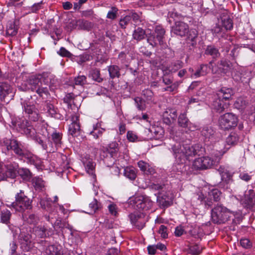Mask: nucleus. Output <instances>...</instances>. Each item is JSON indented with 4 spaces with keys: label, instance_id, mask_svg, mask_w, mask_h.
I'll list each match as a JSON object with an SVG mask.
<instances>
[{
    "label": "nucleus",
    "instance_id": "f257e3e1",
    "mask_svg": "<svg viewBox=\"0 0 255 255\" xmlns=\"http://www.w3.org/2000/svg\"><path fill=\"white\" fill-rule=\"evenodd\" d=\"M171 150L177 163V165H173V170L174 171L182 172L184 167L183 163L190 156L198 153L197 148H198L199 146L181 143V141L171 144Z\"/></svg>",
    "mask_w": 255,
    "mask_h": 255
},
{
    "label": "nucleus",
    "instance_id": "f03ea898",
    "mask_svg": "<svg viewBox=\"0 0 255 255\" xmlns=\"http://www.w3.org/2000/svg\"><path fill=\"white\" fill-rule=\"evenodd\" d=\"M48 86V79L41 75H33L19 86L18 89L23 91L31 90L44 99L49 95Z\"/></svg>",
    "mask_w": 255,
    "mask_h": 255
},
{
    "label": "nucleus",
    "instance_id": "7ed1b4c3",
    "mask_svg": "<svg viewBox=\"0 0 255 255\" xmlns=\"http://www.w3.org/2000/svg\"><path fill=\"white\" fill-rule=\"evenodd\" d=\"M7 150L12 149L17 155L26 158L28 161L36 166L39 167L41 164V160L36 156L33 155L23 148V146L14 139H4L3 141Z\"/></svg>",
    "mask_w": 255,
    "mask_h": 255
},
{
    "label": "nucleus",
    "instance_id": "20e7f679",
    "mask_svg": "<svg viewBox=\"0 0 255 255\" xmlns=\"http://www.w3.org/2000/svg\"><path fill=\"white\" fill-rule=\"evenodd\" d=\"M17 125L20 128V131L26 135L27 137H30L39 144L44 150H49L50 152H53L55 148L51 142H48V144L45 143L43 139L39 137L33 126L27 121H22V122L18 123Z\"/></svg>",
    "mask_w": 255,
    "mask_h": 255
},
{
    "label": "nucleus",
    "instance_id": "39448f33",
    "mask_svg": "<svg viewBox=\"0 0 255 255\" xmlns=\"http://www.w3.org/2000/svg\"><path fill=\"white\" fill-rule=\"evenodd\" d=\"M153 203L150 198L146 195L131 197L128 200V204L130 207L143 213L151 209Z\"/></svg>",
    "mask_w": 255,
    "mask_h": 255
},
{
    "label": "nucleus",
    "instance_id": "423d86ee",
    "mask_svg": "<svg viewBox=\"0 0 255 255\" xmlns=\"http://www.w3.org/2000/svg\"><path fill=\"white\" fill-rule=\"evenodd\" d=\"M15 201L10 204H6L7 207L13 208L16 211L23 212L25 209L31 208V201L24 193L22 190L15 195Z\"/></svg>",
    "mask_w": 255,
    "mask_h": 255
},
{
    "label": "nucleus",
    "instance_id": "0eeeda50",
    "mask_svg": "<svg viewBox=\"0 0 255 255\" xmlns=\"http://www.w3.org/2000/svg\"><path fill=\"white\" fill-rule=\"evenodd\" d=\"M239 140V137L237 133L232 132L226 138V145H224L223 141H221L218 143H216L214 147L218 153H215L217 157L222 156L230 148V145L236 144Z\"/></svg>",
    "mask_w": 255,
    "mask_h": 255
},
{
    "label": "nucleus",
    "instance_id": "6e6552de",
    "mask_svg": "<svg viewBox=\"0 0 255 255\" xmlns=\"http://www.w3.org/2000/svg\"><path fill=\"white\" fill-rule=\"evenodd\" d=\"M229 214V212L226 207L218 205L212 209L211 217L214 223L221 224L228 220L230 217Z\"/></svg>",
    "mask_w": 255,
    "mask_h": 255
},
{
    "label": "nucleus",
    "instance_id": "1a4fd4ad",
    "mask_svg": "<svg viewBox=\"0 0 255 255\" xmlns=\"http://www.w3.org/2000/svg\"><path fill=\"white\" fill-rule=\"evenodd\" d=\"M238 119L237 116L232 113H226L221 116L219 120L220 127L225 130L229 129L237 126Z\"/></svg>",
    "mask_w": 255,
    "mask_h": 255
},
{
    "label": "nucleus",
    "instance_id": "9d476101",
    "mask_svg": "<svg viewBox=\"0 0 255 255\" xmlns=\"http://www.w3.org/2000/svg\"><path fill=\"white\" fill-rule=\"evenodd\" d=\"M119 149L118 143L116 142H113L109 144L106 150L101 153V156L105 158V162L108 161L109 158L110 159L111 163H107L108 166H111L114 163L116 158L118 157Z\"/></svg>",
    "mask_w": 255,
    "mask_h": 255
},
{
    "label": "nucleus",
    "instance_id": "9b49d317",
    "mask_svg": "<svg viewBox=\"0 0 255 255\" xmlns=\"http://www.w3.org/2000/svg\"><path fill=\"white\" fill-rule=\"evenodd\" d=\"M130 222L135 228L140 230L142 229L148 221V217L145 213L134 212L129 214Z\"/></svg>",
    "mask_w": 255,
    "mask_h": 255
},
{
    "label": "nucleus",
    "instance_id": "f8f14e48",
    "mask_svg": "<svg viewBox=\"0 0 255 255\" xmlns=\"http://www.w3.org/2000/svg\"><path fill=\"white\" fill-rule=\"evenodd\" d=\"M165 31L162 26H156L154 30V34H151L147 37V42L152 46H155L158 44L162 45Z\"/></svg>",
    "mask_w": 255,
    "mask_h": 255
},
{
    "label": "nucleus",
    "instance_id": "ddd939ff",
    "mask_svg": "<svg viewBox=\"0 0 255 255\" xmlns=\"http://www.w3.org/2000/svg\"><path fill=\"white\" fill-rule=\"evenodd\" d=\"M216 161L209 156H203L196 159L193 163V167L195 169H206L211 168Z\"/></svg>",
    "mask_w": 255,
    "mask_h": 255
},
{
    "label": "nucleus",
    "instance_id": "4468645a",
    "mask_svg": "<svg viewBox=\"0 0 255 255\" xmlns=\"http://www.w3.org/2000/svg\"><path fill=\"white\" fill-rule=\"evenodd\" d=\"M240 202L243 207L251 209L255 207V193L253 190L246 191L243 197H241Z\"/></svg>",
    "mask_w": 255,
    "mask_h": 255
},
{
    "label": "nucleus",
    "instance_id": "2eb2a0df",
    "mask_svg": "<svg viewBox=\"0 0 255 255\" xmlns=\"http://www.w3.org/2000/svg\"><path fill=\"white\" fill-rule=\"evenodd\" d=\"M39 203L41 207L47 210L49 212L48 215H45V218L48 221H50V219L56 218V212L54 211V209L51 207V200L50 198L47 197L41 199Z\"/></svg>",
    "mask_w": 255,
    "mask_h": 255
},
{
    "label": "nucleus",
    "instance_id": "dca6fc26",
    "mask_svg": "<svg viewBox=\"0 0 255 255\" xmlns=\"http://www.w3.org/2000/svg\"><path fill=\"white\" fill-rule=\"evenodd\" d=\"M24 111L28 115L29 119L34 122L37 121L39 119V115L38 110L33 105L28 104L24 101L21 103Z\"/></svg>",
    "mask_w": 255,
    "mask_h": 255
},
{
    "label": "nucleus",
    "instance_id": "f3484780",
    "mask_svg": "<svg viewBox=\"0 0 255 255\" xmlns=\"http://www.w3.org/2000/svg\"><path fill=\"white\" fill-rule=\"evenodd\" d=\"M188 25L181 21L176 22L175 25L171 28V34H174L181 37L185 36L188 32Z\"/></svg>",
    "mask_w": 255,
    "mask_h": 255
},
{
    "label": "nucleus",
    "instance_id": "a211bd4d",
    "mask_svg": "<svg viewBox=\"0 0 255 255\" xmlns=\"http://www.w3.org/2000/svg\"><path fill=\"white\" fill-rule=\"evenodd\" d=\"M231 63L229 61L222 59L218 62L217 65L212 66V70L214 73L225 74L229 70Z\"/></svg>",
    "mask_w": 255,
    "mask_h": 255
},
{
    "label": "nucleus",
    "instance_id": "6ab92c4d",
    "mask_svg": "<svg viewBox=\"0 0 255 255\" xmlns=\"http://www.w3.org/2000/svg\"><path fill=\"white\" fill-rule=\"evenodd\" d=\"M220 175L221 176L222 180L226 184H229L233 182V176L234 172L231 170L230 168L227 166H220L218 169Z\"/></svg>",
    "mask_w": 255,
    "mask_h": 255
},
{
    "label": "nucleus",
    "instance_id": "aec40b11",
    "mask_svg": "<svg viewBox=\"0 0 255 255\" xmlns=\"http://www.w3.org/2000/svg\"><path fill=\"white\" fill-rule=\"evenodd\" d=\"M79 116L77 115H73L71 117V124L69 127V133L73 136H77L80 134V127L78 122Z\"/></svg>",
    "mask_w": 255,
    "mask_h": 255
},
{
    "label": "nucleus",
    "instance_id": "412c9836",
    "mask_svg": "<svg viewBox=\"0 0 255 255\" xmlns=\"http://www.w3.org/2000/svg\"><path fill=\"white\" fill-rule=\"evenodd\" d=\"M229 105V103L224 101L221 99V98L217 97L216 95H215V98L212 104V108L217 112H223L226 109L228 108Z\"/></svg>",
    "mask_w": 255,
    "mask_h": 255
},
{
    "label": "nucleus",
    "instance_id": "4be33fe9",
    "mask_svg": "<svg viewBox=\"0 0 255 255\" xmlns=\"http://www.w3.org/2000/svg\"><path fill=\"white\" fill-rule=\"evenodd\" d=\"M221 192L217 189H212L210 190L207 195L206 203L208 207H211L212 205L213 201L217 202L220 199Z\"/></svg>",
    "mask_w": 255,
    "mask_h": 255
},
{
    "label": "nucleus",
    "instance_id": "5701e85b",
    "mask_svg": "<svg viewBox=\"0 0 255 255\" xmlns=\"http://www.w3.org/2000/svg\"><path fill=\"white\" fill-rule=\"evenodd\" d=\"M233 91L232 89L223 87L221 88L216 93L217 97L221 98L224 101L229 100L233 95Z\"/></svg>",
    "mask_w": 255,
    "mask_h": 255
},
{
    "label": "nucleus",
    "instance_id": "b1692460",
    "mask_svg": "<svg viewBox=\"0 0 255 255\" xmlns=\"http://www.w3.org/2000/svg\"><path fill=\"white\" fill-rule=\"evenodd\" d=\"M251 72L249 70H242L241 72H236L234 75V78L238 81L247 83L250 79Z\"/></svg>",
    "mask_w": 255,
    "mask_h": 255
},
{
    "label": "nucleus",
    "instance_id": "393cba45",
    "mask_svg": "<svg viewBox=\"0 0 255 255\" xmlns=\"http://www.w3.org/2000/svg\"><path fill=\"white\" fill-rule=\"evenodd\" d=\"M206 197L207 195L204 194L203 191H200L194 194L192 198V201L193 202H196L197 205L204 204L205 207H208L206 203V201H207Z\"/></svg>",
    "mask_w": 255,
    "mask_h": 255
},
{
    "label": "nucleus",
    "instance_id": "a878e982",
    "mask_svg": "<svg viewBox=\"0 0 255 255\" xmlns=\"http://www.w3.org/2000/svg\"><path fill=\"white\" fill-rule=\"evenodd\" d=\"M12 91V89L9 84L7 82H0V98L4 100L5 98Z\"/></svg>",
    "mask_w": 255,
    "mask_h": 255
},
{
    "label": "nucleus",
    "instance_id": "bb28decb",
    "mask_svg": "<svg viewBox=\"0 0 255 255\" xmlns=\"http://www.w3.org/2000/svg\"><path fill=\"white\" fill-rule=\"evenodd\" d=\"M17 165L16 164H7L5 165L6 170L5 172V175H4L3 173H1L3 175V178H5V177H10L11 178H14L18 171L17 170Z\"/></svg>",
    "mask_w": 255,
    "mask_h": 255
},
{
    "label": "nucleus",
    "instance_id": "cd10ccee",
    "mask_svg": "<svg viewBox=\"0 0 255 255\" xmlns=\"http://www.w3.org/2000/svg\"><path fill=\"white\" fill-rule=\"evenodd\" d=\"M62 247L58 245H50L48 246L45 250L47 255H62Z\"/></svg>",
    "mask_w": 255,
    "mask_h": 255
},
{
    "label": "nucleus",
    "instance_id": "c85d7f7f",
    "mask_svg": "<svg viewBox=\"0 0 255 255\" xmlns=\"http://www.w3.org/2000/svg\"><path fill=\"white\" fill-rule=\"evenodd\" d=\"M100 126L99 123H97L93 125L92 129L89 131V134L92 135L95 139L101 137L105 130L104 128H101Z\"/></svg>",
    "mask_w": 255,
    "mask_h": 255
},
{
    "label": "nucleus",
    "instance_id": "c756f323",
    "mask_svg": "<svg viewBox=\"0 0 255 255\" xmlns=\"http://www.w3.org/2000/svg\"><path fill=\"white\" fill-rule=\"evenodd\" d=\"M140 169L146 174H153L154 173V169L151 167L147 163L140 160L137 163Z\"/></svg>",
    "mask_w": 255,
    "mask_h": 255
},
{
    "label": "nucleus",
    "instance_id": "7c9ffc66",
    "mask_svg": "<svg viewBox=\"0 0 255 255\" xmlns=\"http://www.w3.org/2000/svg\"><path fill=\"white\" fill-rule=\"evenodd\" d=\"M214 134V131L213 128L209 126H204L201 131V135L205 139L209 140L211 138Z\"/></svg>",
    "mask_w": 255,
    "mask_h": 255
},
{
    "label": "nucleus",
    "instance_id": "2f4dec72",
    "mask_svg": "<svg viewBox=\"0 0 255 255\" xmlns=\"http://www.w3.org/2000/svg\"><path fill=\"white\" fill-rule=\"evenodd\" d=\"M32 234L38 238H44L46 237V229L41 226H35L32 229Z\"/></svg>",
    "mask_w": 255,
    "mask_h": 255
},
{
    "label": "nucleus",
    "instance_id": "473e14b6",
    "mask_svg": "<svg viewBox=\"0 0 255 255\" xmlns=\"http://www.w3.org/2000/svg\"><path fill=\"white\" fill-rule=\"evenodd\" d=\"M178 124L182 128H185L190 125V121L186 116L185 112L181 113L178 118Z\"/></svg>",
    "mask_w": 255,
    "mask_h": 255
},
{
    "label": "nucleus",
    "instance_id": "72a5a7b5",
    "mask_svg": "<svg viewBox=\"0 0 255 255\" xmlns=\"http://www.w3.org/2000/svg\"><path fill=\"white\" fill-rule=\"evenodd\" d=\"M47 113L52 117L56 119H60L61 115L58 113V110L52 104L47 103L46 105Z\"/></svg>",
    "mask_w": 255,
    "mask_h": 255
},
{
    "label": "nucleus",
    "instance_id": "f704fd0d",
    "mask_svg": "<svg viewBox=\"0 0 255 255\" xmlns=\"http://www.w3.org/2000/svg\"><path fill=\"white\" fill-rule=\"evenodd\" d=\"M209 71V68L207 65H201L200 68L191 75L194 78H198L202 76L206 75Z\"/></svg>",
    "mask_w": 255,
    "mask_h": 255
},
{
    "label": "nucleus",
    "instance_id": "c9c22d12",
    "mask_svg": "<svg viewBox=\"0 0 255 255\" xmlns=\"http://www.w3.org/2000/svg\"><path fill=\"white\" fill-rule=\"evenodd\" d=\"M222 26L226 30H231L233 27L232 20L229 16H224L221 18Z\"/></svg>",
    "mask_w": 255,
    "mask_h": 255
},
{
    "label": "nucleus",
    "instance_id": "e433bc0d",
    "mask_svg": "<svg viewBox=\"0 0 255 255\" xmlns=\"http://www.w3.org/2000/svg\"><path fill=\"white\" fill-rule=\"evenodd\" d=\"M198 36V32L195 29H192L189 31V34L187 38V42L192 47L196 45V38Z\"/></svg>",
    "mask_w": 255,
    "mask_h": 255
},
{
    "label": "nucleus",
    "instance_id": "4c0bfd02",
    "mask_svg": "<svg viewBox=\"0 0 255 255\" xmlns=\"http://www.w3.org/2000/svg\"><path fill=\"white\" fill-rule=\"evenodd\" d=\"M125 176L131 180H133L136 177V173L133 167H127L124 169Z\"/></svg>",
    "mask_w": 255,
    "mask_h": 255
},
{
    "label": "nucleus",
    "instance_id": "58836bf2",
    "mask_svg": "<svg viewBox=\"0 0 255 255\" xmlns=\"http://www.w3.org/2000/svg\"><path fill=\"white\" fill-rule=\"evenodd\" d=\"M76 24L79 29L89 30L92 27V23L87 20L79 19L76 21Z\"/></svg>",
    "mask_w": 255,
    "mask_h": 255
},
{
    "label": "nucleus",
    "instance_id": "ea45409f",
    "mask_svg": "<svg viewBox=\"0 0 255 255\" xmlns=\"http://www.w3.org/2000/svg\"><path fill=\"white\" fill-rule=\"evenodd\" d=\"M32 182L35 189L37 190H43L44 188V182L40 178L36 177L32 179Z\"/></svg>",
    "mask_w": 255,
    "mask_h": 255
},
{
    "label": "nucleus",
    "instance_id": "a19ab883",
    "mask_svg": "<svg viewBox=\"0 0 255 255\" xmlns=\"http://www.w3.org/2000/svg\"><path fill=\"white\" fill-rule=\"evenodd\" d=\"M108 71L111 78H119L120 76V68L116 65H111L108 67Z\"/></svg>",
    "mask_w": 255,
    "mask_h": 255
},
{
    "label": "nucleus",
    "instance_id": "79ce46f5",
    "mask_svg": "<svg viewBox=\"0 0 255 255\" xmlns=\"http://www.w3.org/2000/svg\"><path fill=\"white\" fill-rule=\"evenodd\" d=\"M205 54L212 56L213 58L218 57L220 55L219 50L213 45L207 46L205 50Z\"/></svg>",
    "mask_w": 255,
    "mask_h": 255
},
{
    "label": "nucleus",
    "instance_id": "37998d69",
    "mask_svg": "<svg viewBox=\"0 0 255 255\" xmlns=\"http://www.w3.org/2000/svg\"><path fill=\"white\" fill-rule=\"evenodd\" d=\"M145 35V32L144 30L141 28L138 27L137 29L134 30L132 36L134 39L140 41L144 38Z\"/></svg>",
    "mask_w": 255,
    "mask_h": 255
},
{
    "label": "nucleus",
    "instance_id": "c03bdc74",
    "mask_svg": "<svg viewBox=\"0 0 255 255\" xmlns=\"http://www.w3.org/2000/svg\"><path fill=\"white\" fill-rule=\"evenodd\" d=\"M248 104V102L244 98L240 97L235 102L234 106L236 108L239 110L244 109Z\"/></svg>",
    "mask_w": 255,
    "mask_h": 255
},
{
    "label": "nucleus",
    "instance_id": "a18cd8bd",
    "mask_svg": "<svg viewBox=\"0 0 255 255\" xmlns=\"http://www.w3.org/2000/svg\"><path fill=\"white\" fill-rule=\"evenodd\" d=\"M182 64L183 63L181 61L179 60L176 61L171 63L169 65L168 67V70L170 72H175L182 67Z\"/></svg>",
    "mask_w": 255,
    "mask_h": 255
},
{
    "label": "nucleus",
    "instance_id": "49530a36",
    "mask_svg": "<svg viewBox=\"0 0 255 255\" xmlns=\"http://www.w3.org/2000/svg\"><path fill=\"white\" fill-rule=\"evenodd\" d=\"M52 139L55 144V148L61 146L62 135L60 133L54 132L52 134Z\"/></svg>",
    "mask_w": 255,
    "mask_h": 255
},
{
    "label": "nucleus",
    "instance_id": "de8ad7c7",
    "mask_svg": "<svg viewBox=\"0 0 255 255\" xmlns=\"http://www.w3.org/2000/svg\"><path fill=\"white\" fill-rule=\"evenodd\" d=\"M153 94L152 92L149 89H146L142 91V99L149 103L152 102Z\"/></svg>",
    "mask_w": 255,
    "mask_h": 255
},
{
    "label": "nucleus",
    "instance_id": "09e8293b",
    "mask_svg": "<svg viewBox=\"0 0 255 255\" xmlns=\"http://www.w3.org/2000/svg\"><path fill=\"white\" fill-rule=\"evenodd\" d=\"M89 77L98 82L102 81V78L100 77V71L97 69H92L90 71Z\"/></svg>",
    "mask_w": 255,
    "mask_h": 255
},
{
    "label": "nucleus",
    "instance_id": "8fccbe9b",
    "mask_svg": "<svg viewBox=\"0 0 255 255\" xmlns=\"http://www.w3.org/2000/svg\"><path fill=\"white\" fill-rule=\"evenodd\" d=\"M17 173L24 180H29L31 177L29 170L26 168H19Z\"/></svg>",
    "mask_w": 255,
    "mask_h": 255
},
{
    "label": "nucleus",
    "instance_id": "3c124183",
    "mask_svg": "<svg viewBox=\"0 0 255 255\" xmlns=\"http://www.w3.org/2000/svg\"><path fill=\"white\" fill-rule=\"evenodd\" d=\"M23 219L29 224H35L37 223L38 218L34 214H31L27 217L26 215H23Z\"/></svg>",
    "mask_w": 255,
    "mask_h": 255
},
{
    "label": "nucleus",
    "instance_id": "603ef678",
    "mask_svg": "<svg viewBox=\"0 0 255 255\" xmlns=\"http://www.w3.org/2000/svg\"><path fill=\"white\" fill-rule=\"evenodd\" d=\"M85 167L87 172L93 175V178H95V175L94 174V169L95 167V165L93 162L92 161H88L86 163H84Z\"/></svg>",
    "mask_w": 255,
    "mask_h": 255
},
{
    "label": "nucleus",
    "instance_id": "864d4df0",
    "mask_svg": "<svg viewBox=\"0 0 255 255\" xmlns=\"http://www.w3.org/2000/svg\"><path fill=\"white\" fill-rule=\"evenodd\" d=\"M11 216L10 212L6 209L1 211V221L2 223L7 224Z\"/></svg>",
    "mask_w": 255,
    "mask_h": 255
},
{
    "label": "nucleus",
    "instance_id": "5fc2aeb1",
    "mask_svg": "<svg viewBox=\"0 0 255 255\" xmlns=\"http://www.w3.org/2000/svg\"><path fill=\"white\" fill-rule=\"evenodd\" d=\"M101 207V204L98 203L96 199H94L93 201L89 204V208L91 212L90 213H94L99 210Z\"/></svg>",
    "mask_w": 255,
    "mask_h": 255
},
{
    "label": "nucleus",
    "instance_id": "6e6d98bb",
    "mask_svg": "<svg viewBox=\"0 0 255 255\" xmlns=\"http://www.w3.org/2000/svg\"><path fill=\"white\" fill-rule=\"evenodd\" d=\"M86 83V77L84 75H79L74 79V83L76 85H83Z\"/></svg>",
    "mask_w": 255,
    "mask_h": 255
},
{
    "label": "nucleus",
    "instance_id": "4d7b16f0",
    "mask_svg": "<svg viewBox=\"0 0 255 255\" xmlns=\"http://www.w3.org/2000/svg\"><path fill=\"white\" fill-rule=\"evenodd\" d=\"M165 116H168L170 119H172L173 121H175L177 117V112L174 109H167L164 112Z\"/></svg>",
    "mask_w": 255,
    "mask_h": 255
},
{
    "label": "nucleus",
    "instance_id": "13d9d810",
    "mask_svg": "<svg viewBox=\"0 0 255 255\" xmlns=\"http://www.w3.org/2000/svg\"><path fill=\"white\" fill-rule=\"evenodd\" d=\"M134 101L136 103V107L139 110H143L145 108V100L142 99L137 97L135 98Z\"/></svg>",
    "mask_w": 255,
    "mask_h": 255
},
{
    "label": "nucleus",
    "instance_id": "bf43d9fd",
    "mask_svg": "<svg viewBox=\"0 0 255 255\" xmlns=\"http://www.w3.org/2000/svg\"><path fill=\"white\" fill-rule=\"evenodd\" d=\"M31 236L29 234H25L23 233H21L19 236V240L23 241L26 245H29L31 243Z\"/></svg>",
    "mask_w": 255,
    "mask_h": 255
},
{
    "label": "nucleus",
    "instance_id": "052dcab7",
    "mask_svg": "<svg viewBox=\"0 0 255 255\" xmlns=\"http://www.w3.org/2000/svg\"><path fill=\"white\" fill-rule=\"evenodd\" d=\"M17 32V29L14 24H10L6 29V33L7 34L13 36L16 34Z\"/></svg>",
    "mask_w": 255,
    "mask_h": 255
},
{
    "label": "nucleus",
    "instance_id": "680f3d73",
    "mask_svg": "<svg viewBox=\"0 0 255 255\" xmlns=\"http://www.w3.org/2000/svg\"><path fill=\"white\" fill-rule=\"evenodd\" d=\"M154 133L155 134L154 138L155 139H161L163 137L164 131L163 129L161 128H155Z\"/></svg>",
    "mask_w": 255,
    "mask_h": 255
},
{
    "label": "nucleus",
    "instance_id": "e2e57ef3",
    "mask_svg": "<svg viewBox=\"0 0 255 255\" xmlns=\"http://www.w3.org/2000/svg\"><path fill=\"white\" fill-rule=\"evenodd\" d=\"M164 186L163 184L152 182L149 185V187L152 190L156 191L162 189Z\"/></svg>",
    "mask_w": 255,
    "mask_h": 255
},
{
    "label": "nucleus",
    "instance_id": "0e129e2a",
    "mask_svg": "<svg viewBox=\"0 0 255 255\" xmlns=\"http://www.w3.org/2000/svg\"><path fill=\"white\" fill-rule=\"evenodd\" d=\"M159 234H160L161 237L163 238H167L168 237L167 228L164 225H161L159 227Z\"/></svg>",
    "mask_w": 255,
    "mask_h": 255
},
{
    "label": "nucleus",
    "instance_id": "69168bd1",
    "mask_svg": "<svg viewBox=\"0 0 255 255\" xmlns=\"http://www.w3.org/2000/svg\"><path fill=\"white\" fill-rule=\"evenodd\" d=\"M240 244L245 249H250L252 246L251 241L248 239H243L240 241Z\"/></svg>",
    "mask_w": 255,
    "mask_h": 255
},
{
    "label": "nucleus",
    "instance_id": "338daca9",
    "mask_svg": "<svg viewBox=\"0 0 255 255\" xmlns=\"http://www.w3.org/2000/svg\"><path fill=\"white\" fill-rule=\"evenodd\" d=\"M131 20V17L130 15H127L124 17L123 19H121L120 21V24L123 28H125L126 26L129 23Z\"/></svg>",
    "mask_w": 255,
    "mask_h": 255
},
{
    "label": "nucleus",
    "instance_id": "774afa93",
    "mask_svg": "<svg viewBox=\"0 0 255 255\" xmlns=\"http://www.w3.org/2000/svg\"><path fill=\"white\" fill-rule=\"evenodd\" d=\"M180 83L178 82H175L171 84L170 86L167 87L163 89L164 91H168L169 92H174L176 90Z\"/></svg>",
    "mask_w": 255,
    "mask_h": 255
}]
</instances>
